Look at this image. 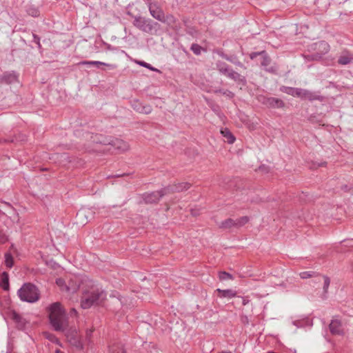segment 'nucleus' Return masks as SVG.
<instances>
[{
    "mask_svg": "<svg viewBox=\"0 0 353 353\" xmlns=\"http://www.w3.org/2000/svg\"><path fill=\"white\" fill-rule=\"evenodd\" d=\"M87 212H88V211L85 209H82L79 211V212L77 213V216H81L85 215Z\"/></svg>",
    "mask_w": 353,
    "mask_h": 353,
    "instance_id": "a19ab883",
    "label": "nucleus"
},
{
    "mask_svg": "<svg viewBox=\"0 0 353 353\" xmlns=\"http://www.w3.org/2000/svg\"><path fill=\"white\" fill-rule=\"evenodd\" d=\"M55 353H64L63 352L61 351L60 350H57L55 351Z\"/></svg>",
    "mask_w": 353,
    "mask_h": 353,
    "instance_id": "49530a36",
    "label": "nucleus"
},
{
    "mask_svg": "<svg viewBox=\"0 0 353 353\" xmlns=\"http://www.w3.org/2000/svg\"><path fill=\"white\" fill-rule=\"evenodd\" d=\"M218 70L220 72H221L223 74H226V73L228 72V71L231 69L227 64L225 63H219L217 64Z\"/></svg>",
    "mask_w": 353,
    "mask_h": 353,
    "instance_id": "c756f323",
    "label": "nucleus"
},
{
    "mask_svg": "<svg viewBox=\"0 0 353 353\" xmlns=\"http://www.w3.org/2000/svg\"><path fill=\"white\" fill-rule=\"evenodd\" d=\"M70 342L78 348H83V343L80 339L76 338H71L69 339Z\"/></svg>",
    "mask_w": 353,
    "mask_h": 353,
    "instance_id": "c9c22d12",
    "label": "nucleus"
},
{
    "mask_svg": "<svg viewBox=\"0 0 353 353\" xmlns=\"http://www.w3.org/2000/svg\"><path fill=\"white\" fill-rule=\"evenodd\" d=\"M77 311L75 309H72L71 311H70V316H76L77 315Z\"/></svg>",
    "mask_w": 353,
    "mask_h": 353,
    "instance_id": "37998d69",
    "label": "nucleus"
},
{
    "mask_svg": "<svg viewBox=\"0 0 353 353\" xmlns=\"http://www.w3.org/2000/svg\"><path fill=\"white\" fill-rule=\"evenodd\" d=\"M300 94H299L298 97L301 98L302 99H308L309 101H314V100H320L321 97L315 92L312 91L300 88L299 90Z\"/></svg>",
    "mask_w": 353,
    "mask_h": 353,
    "instance_id": "1a4fd4ad",
    "label": "nucleus"
},
{
    "mask_svg": "<svg viewBox=\"0 0 353 353\" xmlns=\"http://www.w3.org/2000/svg\"><path fill=\"white\" fill-rule=\"evenodd\" d=\"M190 187V183H186V182H182V183H179L177 184H174L172 186L166 187L165 188H169L168 190H167V194H168L171 192H180V191L186 190L189 189Z\"/></svg>",
    "mask_w": 353,
    "mask_h": 353,
    "instance_id": "dca6fc26",
    "label": "nucleus"
},
{
    "mask_svg": "<svg viewBox=\"0 0 353 353\" xmlns=\"http://www.w3.org/2000/svg\"><path fill=\"white\" fill-rule=\"evenodd\" d=\"M49 319L51 325L56 331H64L68 326L65 312L59 302L48 307Z\"/></svg>",
    "mask_w": 353,
    "mask_h": 353,
    "instance_id": "f03ea898",
    "label": "nucleus"
},
{
    "mask_svg": "<svg viewBox=\"0 0 353 353\" xmlns=\"http://www.w3.org/2000/svg\"><path fill=\"white\" fill-rule=\"evenodd\" d=\"M219 279L221 281L232 279V276L226 272H219Z\"/></svg>",
    "mask_w": 353,
    "mask_h": 353,
    "instance_id": "e433bc0d",
    "label": "nucleus"
},
{
    "mask_svg": "<svg viewBox=\"0 0 353 353\" xmlns=\"http://www.w3.org/2000/svg\"><path fill=\"white\" fill-rule=\"evenodd\" d=\"M56 283L61 288V290L66 291V285H68V283H66L64 279L61 278L57 279Z\"/></svg>",
    "mask_w": 353,
    "mask_h": 353,
    "instance_id": "f704fd0d",
    "label": "nucleus"
},
{
    "mask_svg": "<svg viewBox=\"0 0 353 353\" xmlns=\"http://www.w3.org/2000/svg\"><path fill=\"white\" fill-rule=\"evenodd\" d=\"M28 13L29 15L32 16L34 17H38L39 15V11L37 8L34 7H30L28 9Z\"/></svg>",
    "mask_w": 353,
    "mask_h": 353,
    "instance_id": "58836bf2",
    "label": "nucleus"
},
{
    "mask_svg": "<svg viewBox=\"0 0 353 353\" xmlns=\"http://www.w3.org/2000/svg\"><path fill=\"white\" fill-rule=\"evenodd\" d=\"M190 49L196 55H200L201 52L204 50L203 48L197 43L192 44Z\"/></svg>",
    "mask_w": 353,
    "mask_h": 353,
    "instance_id": "7c9ffc66",
    "label": "nucleus"
},
{
    "mask_svg": "<svg viewBox=\"0 0 353 353\" xmlns=\"http://www.w3.org/2000/svg\"><path fill=\"white\" fill-rule=\"evenodd\" d=\"M225 76H227L228 78L234 80L235 81H241L244 82L245 78L242 77L240 74L238 72L234 71L233 70L230 69L228 73H226Z\"/></svg>",
    "mask_w": 353,
    "mask_h": 353,
    "instance_id": "412c9836",
    "label": "nucleus"
},
{
    "mask_svg": "<svg viewBox=\"0 0 353 353\" xmlns=\"http://www.w3.org/2000/svg\"><path fill=\"white\" fill-rule=\"evenodd\" d=\"M105 46H106L107 49L110 50H112V47H111V46L110 44L105 43Z\"/></svg>",
    "mask_w": 353,
    "mask_h": 353,
    "instance_id": "a18cd8bd",
    "label": "nucleus"
},
{
    "mask_svg": "<svg viewBox=\"0 0 353 353\" xmlns=\"http://www.w3.org/2000/svg\"><path fill=\"white\" fill-rule=\"evenodd\" d=\"M79 287L80 285L79 279L77 276H73L68 281V285H66V292L74 293L79 289Z\"/></svg>",
    "mask_w": 353,
    "mask_h": 353,
    "instance_id": "2eb2a0df",
    "label": "nucleus"
},
{
    "mask_svg": "<svg viewBox=\"0 0 353 353\" xmlns=\"http://www.w3.org/2000/svg\"><path fill=\"white\" fill-rule=\"evenodd\" d=\"M330 332L333 334L341 335L343 334L342 324L338 319H333L330 324Z\"/></svg>",
    "mask_w": 353,
    "mask_h": 353,
    "instance_id": "ddd939ff",
    "label": "nucleus"
},
{
    "mask_svg": "<svg viewBox=\"0 0 353 353\" xmlns=\"http://www.w3.org/2000/svg\"><path fill=\"white\" fill-rule=\"evenodd\" d=\"M13 249V245L10 247V251L5 253V265L7 268H11L14 265L13 256L10 252L11 250Z\"/></svg>",
    "mask_w": 353,
    "mask_h": 353,
    "instance_id": "a878e982",
    "label": "nucleus"
},
{
    "mask_svg": "<svg viewBox=\"0 0 353 353\" xmlns=\"http://www.w3.org/2000/svg\"><path fill=\"white\" fill-rule=\"evenodd\" d=\"M237 65H242V64L240 62H238Z\"/></svg>",
    "mask_w": 353,
    "mask_h": 353,
    "instance_id": "de8ad7c7",
    "label": "nucleus"
},
{
    "mask_svg": "<svg viewBox=\"0 0 353 353\" xmlns=\"http://www.w3.org/2000/svg\"><path fill=\"white\" fill-rule=\"evenodd\" d=\"M0 286L4 290H9V276L8 274L6 272H3L1 275Z\"/></svg>",
    "mask_w": 353,
    "mask_h": 353,
    "instance_id": "5701e85b",
    "label": "nucleus"
},
{
    "mask_svg": "<svg viewBox=\"0 0 353 353\" xmlns=\"http://www.w3.org/2000/svg\"><path fill=\"white\" fill-rule=\"evenodd\" d=\"M150 14L157 20L159 21H162L164 17V12L162 11V10L159 9V8H150Z\"/></svg>",
    "mask_w": 353,
    "mask_h": 353,
    "instance_id": "a211bd4d",
    "label": "nucleus"
},
{
    "mask_svg": "<svg viewBox=\"0 0 353 353\" xmlns=\"http://www.w3.org/2000/svg\"><path fill=\"white\" fill-rule=\"evenodd\" d=\"M34 38L36 42L38 43L39 46H40L39 38H38L36 35H34Z\"/></svg>",
    "mask_w": 353,
    "mask_h": 353,
    "instance_id": "c03bdc74",
    "label": "nucleus"
},
{
    "mask_svg": "<svg viewBox=\"0 0 353 353\" xmlns=\"http://www.w3.org/2000/svg\"><path fill=\"white\" fill-rule=\"evenodd\" d=\"M221 134L227 139V142L232 144L235 141V137L228 128H223L221 130Z\"/></svg>",
    "mask_w": 353,
    "mask_h": 353,
    "instance_id": "bb28decb",
    "label": "nucleus"
},
{
    "mask_svg": "<svg viewBox=\"0 0 353 353\" xmlns=\"http://www.w3.org/2000/svg\"><path fill=\"white\" fill-rule=\"evenodd\" d=\"M243 301L242 304L243 305H246L250 302V300L247 297H242Z\"/></svg>",
    "mask_w": 353,
    "mask_h": 353,
    "instance_id": "79ce46f5",
    "label": "nucleus"
},
{
    "mask_svg": "<svg viewBox=\"0 0 353 353\" xmlns=\"http://www.w3.org/2000/svg\"><path fill=\"white\" fill-rule=\"evenodd\" d=\"M3 78L8 83H12L18 81V76L14 72L4 74Z\"/></svg>",
    "mask_w": 353,
    "mask_h": 353,
    "instance_id": "cd10ccee",
    "label": "nucleus"
},
{
    "mask_svg": "<svg viewBox=\"0 0 353 353\" xmlns=\"http://www.w3.org/2000/svg\"><path fill=\"white\" fill-rule=\"evenodd\" d=\"M84 285V283H82ZM83 288V295L81 305L83 309H88L94 305L99 304L105 298V292L95 285L92 281H85V288Z\"/></svg>",
    "mask_w": 353,
    "mask_h": 353,
    "instance_id": "f257e3e1",
    "label": "nucleus"
},
{
    "mask_svg": "<svg viewBox=\"0 0 353 353\" xmlns=\"http://www.w3.org/2000/svg\"><path fill=\"white\" fill-rule=\"evenodd\" d=\"M132 107L135 111L140 113L148 114L152 112V108L150 105H143L139 101H133Z\"/></svg>",
    "mask_w": 353,
    "mask_h": 353,
    "instance_id": "9d476101",
    "label": "nucleus"
},
{
    "mask_svg": "<svg viewBox=\"0 0 353 353\" xmlns=\"http://www.w3.org/2000/svg\"><path fill=\"white\" fill-rule=\"evenodd\" d=\"M281 91L288 94H290L293 97H299L300 94L299 90L300 88H295L291 87L283 86L280 88Z\"/></svg>",
    "mask_w": 353,
    "mask_h": 353,
    "instance_id": "b1692460",
    "label": "nucleus"
},
{
    "mask_svg": "<svg viewBox=\"0 0 353 353\" xmlns=\"http://www.w3.org/2000/svg\"><path fill=\"white\" fill-rule=\"evenodd\" d=\"M219 226L222 229H231L233 228H236V220L232 219H228L222 221Z\"/></svg>",
    "mask_w": 353,
    "mask_h": 353,
    "instance_id": "4be33fe9",
    "label": "nucleus"
},
{
    "mask_svg": "<svg viewBox=\"0 0 353 353\" xmlns=\"http://www.w3.org/2000/svg\"><path fill=\"white\" fill-rule=\"evenodd\" d=\"M316 274H317L315 272L312 271H307V272H302L299 274V276L303 279H309L311 277L314 276Z\"/></svg>",
    "mask_w": 353,
    "mask_h": 353,
    "instance_id": "72a5a7b5",
    "label": "nucleus"
},
{
    "mask_svg": "<svg viewBox=\"0 0 353 353\" xmlns=\"http://www.w3.org/2000/svg\"><path fill=\"white\" fill-rule=\"evenodd\" d=\"M92 330H86V337L85 339L88 340V342L90 341V338L92 334Z\"/></svg>",
    "mask_w": 353,
    "mask_h": 353,
    "instance_id": "ea45409f",
    "label": "nucleus"
},
{
    "mask_svg": "<svg viewBox=\"0 0 353 353\" xmlns=\"http://www.w3.org/2000/svg\"><path fill=\"white\" fill-rule=\"evenodd\" d=\"M110 297L114 299L116 298L115 301L120 303V305L122 307L128 308L133 305L132 299H129L128 297L120 296L117 294H110Z\"/></svg>",
    "mask_w": 353,
    "mask_h": 353,
    "instance_id": "f8f14e48",
    "label": "nucleus"
},
{
    "mask_svg": "<svg viewBox=\"0 0 353 353\" xmlns=\"http://www.w3.org/2000/svg\"><path fill=\"white\" fill-rule=\"evenodd\" d=\"M263 103L270 108H282L285 106V103L281 99L274 97L266 98Z\"/></svg>",
    "mask_w": 353,
    "mask_h": 353,
    "instance_id": "6e6552de",
    "label": "nucleus"
},
{
    "mask_svg": "<svg viewBox=\"0 0 353 353\" xmlns=\"http://www.w3.org/2000/svg\"><path fill=\"white\" fill-rule=\"evenodd\" d=\"M136 63L142 66V67H144V68H146L148 69H149L151 71H156V72H159V70L154 67H152L150 63H146L143 61H137Z\"/></svg>",
    "mask_w": 353,
    "mask_h": 353,
    "instance_id": "473e14b6",
    "label": "nucleus"
},
{
    "mask_svg": "<svg viewBox=\"0 0 353 353\" xmlns=\"http://www.w3.org/2000/svg\"><path fill=\"white\" fill-rule=\"evenodd\" d=\"M161 22H163L164 23H166L171 28L175 29V28H177L176 19L172 14H168V15H166V16L164 15L163 19L162 20Z\"/></svg>",
    "mask_w": 353,
    "mask_h": 353,
    "instance_id": "6ab92c4d",
    "label": "nucleus"
},
{
    "mask_svg": "<svg viewBox=\"0 0 353 353\" xmlns=\"http://www.w3.org/2000/svg\"><path fill=\"white\" fill-rule=\"evenodd\" d=\"M78 65H95L99 67V65L107 66L110 70H114L117 68V65L114 64H110L99 61H83L78 63Z\"/></svg>",
    "mask_w": 353,
    "mask_h": 353,
    "instance_id": "4468645a",
    "label": "nucleus"
},
{
    "mask_svg": "<svg viewBox=\"0 0 353 353\" xmlns=\"http://www.w3.org/2000/svg\"><path fill=\"white\" fill-rule=\"evenodd\" d=\"M18 296L23 301L34 303L39 299V291L32 283H25L17 292Z\"/></svg>",
    "mask_w": 353,
    "mask_h": 353,
    "instance_id": "7ed1b4c3",
    "label": "nucleus"
},
{
    "mask_svg": "<svg viewBox=\"0 0 353 353\" xmlns=\"http://www.w3.org/2000/svg\"><path fill=\"white\" fill-rule=\"evenodd\" d=\"M169 188H163L160 191L153 192L144 194L143 199L147 203L157 202L163 195L167 194V190Z\"/></svg>",
    "mask_w": 353,
    "mask_h": 353,
    "instance_id": "0eeeda50",
    "label": "nucleus"
},
{
    "mask_svg": "<svg viewBox=\"0 0 353 353\" xmlns=\"http://www.w3.org/2000/svg\"><path fill=\"white\" fill-rule=\"evenodd\" d=\"M48 339H49L50 340H52V336H49V337H48Z\"/></svg>",
    "mask_w": 353,
    "mask_h": 353,
    "instance_id": "09e8293b",
    "label": "nucleus"
},
{
    "mask_svg": "<svg viewBox=\"0 0 353 353\" xmlns=\"http://www.w3.org/2000/svg\"><path fill=\"white\" fill-rule=\"evenodd\" d=\"M322 277L323 279V291L326 293L330 286V279L327 276H323Z\"/></svg>",
    "mask_w": 353,
    "mask_h": 353,
    "instance_id": "4c0bfd02",
    "label": "nucleus"
},
{
    "mask_svg": "<svg viewBox=\"0 0 353 353\" xmlns=\"http://www.w3.org/2000/svg\"><path fill=\"white\" fill-rule=\"evenodd\" d=\"M235 220L236 228H239L246 224L249 221V218L245 216Z\"/></svg>",
    "mask_w": 353,
    "mask_h": 353,
    "instance_id": "2f4dec72",
    "label": "nucleus"
},
{
    "mask_svg": "<svg viewBox=\"0 0 353 353\" xmlns=\"http://www.w3.org/2000/svg\"><path fill=\"white\" fill-rule=\"evenodd\" d=\"M257 57H260L261 65L265 68L266 71L272 73H274L276 72L277 68L276 66L269 67L271 60L270 57L268 56L265 51L252 52L250 54V57L251 59H254Z\"/></svg>",
    "mask_w": 353,
    "mask_h": 353,
    "instance_id": "20e7f679",
    "label": "nucleus"
},
{
    "mask_svg": "<svg viewBox=\"0 0 353 353\" xmlns=\"http://www.w3.org/2000/svg\"><path fill=\"white\" fill-rule=\"evenodd\" d=\"M312 48L316 50V53L305 57H308L310 60H319L323 54L330 51V45L324 41H321L314 43Z\"/></svg>",
    "mask_w": 353,
    "mask_h": 353,
    "instance_id": "39448f33",
    "label": "nucleus"
},
{
    "mask_svg": "<svg viewBox=\"0 0 353 353\" xmlns=\"http://www.w3.org/2000/svg\"><path fill=\"white\" fill-rule=\"evenodd\" d=\"M214 93L224 95L229 99L233 98L234 95V93L232 92L231 91H230L228 90H222V89L214 90Z\"/></svg>",
    "mask_w": 353,
    "mask_h": 353,
    "instance_id": "c85d7f7f",
    "label": "nucleus"
},
{
    "mask_svg": "<svg viewBox=\"0 0 353 353\" xmlns=\"http://www.w3.org/2000/svg\"><path fill=\"white\" fill-rule=\"evenodd\" d=\"M111 145L116 150L119 152H125L130 148L129 144L127 142L119 139H114L112 141Z\"/></svg>",
    "mask_w": 353,
    "mask_h": 353,
    "instance_id": "9b49d317",
    "label": "nucleus"
},
{
    "mask_svg": "<svg viewBox=\"0 0 353 353\" xmlns=\"http://www.w3.org/2000/svg\"><path fill=\"white\" fill-rule=\"evenodd\" d=\"M11 316L12 319L17 323L19 329H25L27 321L20 314L14 312L12 313Z\"/></svg>",
    "mask_w": 353,
    "mask_h": 353,
    "instance_id": "f3484780",
    "label": "nucleus"
},
{
    "mask_svg": "<svg viewBox=\"0 0 353 353\" xmlns=\"http://www.w3.org/2000/svg\"><path fill=\"white\" fill-rule=\"evenodd\" d=\"M221 353H231V352H221Z\"/></svg>",
    "mask_w": 353,
    "mask_h": 353,
    "instance_id": "8fccbe9b",
    "label": "nucleus"
},
{
    "mask_svg": "<svg viewBox=\"0 0 353 353\" xmlns=\"http://www.w3.org/2000/svg\"><path fill=\"white\" fill-rule=\"evenodd\" d=\"M353 61V54L346 52L339 57L338 63L341 65H347Z\"/></svg>",
    "mask_w": 353,
    "mask_h": 353,
    "instance_id": "aec40b11",
    "label": "nucleus"
},
{
    "mask_svg": "<svg viewBox=\"0 0 353 353\" xmlns=\"http://www.w3.org/2000/svg\"><path fill=\"white\" fill-rule=\"evenodd\" d=\"M216 291L220 294L221 298H232L236 296V292L232 290H221L217 289Z\"/></svg>",
    "mask_w": 353,
    "mask_h": 353,
    "instance_id": "393cba45",
    "label": "nucleus"
},
{
    "mask_svg": "<svg viewBox=\"0 0 353 353\" xmlns=\"http://www.w3.org/2000/svg\"><path fill=\"white\" fill-rule=\"evenodd\" d=\"M133 25L145 32H150L154 28L152 20L140 16L134 17Z\"/></svg>",
    "mask_w": 353,
    "mask_h": 353,
    "instance_id": "423d86ee",
    "label": "nucleus"
}]
</instances>
